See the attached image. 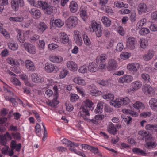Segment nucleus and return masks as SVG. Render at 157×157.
<instances>
[{"label":"nucleus","mask_w":157,"mask_h":157,"mask_svg":"<svg viewBox=\"0 0 157 157\" xmlns=\"http://www.w3.org/2000/svg\"><path fill=\"white\" fill-rule=\"evenodd\" d=\"M94 103L92 101L89 99H86L84 102V106L82 109L83 114H81L82 117H83V119L85 120L88 119L87 116H89L90 114L89 113L88 110L87 108H89L90 110H93L94 107H93Z\"/></svg>","instance_id":"f257e3e1"},{"label":"nucleus","mask_w":157,"mask_h":157,"mask_svg":"<svg viewBox=\"0 0 157 157\" xmlns=\"http://www.w3.org/2000/svg\"><path fill=\"white\" fill-rule=\"evenodd\" d=\"M130 102L129 98L126 97L124 98H116L114 101L110 102V104L115 107L119 108L122 105H127Z\"/></svg>","instance_id":"f03ea898"},{"label":"nucleus","mask_w":157,"mask_h":157,"mask_svg":"<svg viewBox=\"0 0 157 157\" xmlns=\"http://www.w3.org/2000/svg\"><path fill=\"white\" fill-rule=\"evenodd\" d=\"M30 4L36 7L41 8L44 10H45L48 5V3L45 2L37 0H30Z\"/></svg>","instance_id":"7ed1b4c3"},{"label":"nucleus","mask_w":157,"mask_h":157,"mask_svg":"<svg viewBox=\"0 0 157 157\" xmlns=\"http://www.w3.org/2000/svg\"><path fill=\"white\" fill-rule=\"evenodd\" d=\"M142 90L144 94L149 97H152L155 95L154 88L149 85H145L143 86Z\"/></svg>","instance_id":"20e7f679"},{"label":"nucleus","mask_w":157,"mask_h":157,"mask_svg":"<svg viewBox=\"0 0 157 157\" xmlns=\"http://www.w3.org/2000/svg\"><path fill=\"white\" fill-rule=\"evenodd\" d=\"M11 4L13 10L17 11L19 7H22L24 6V2L23 0H12Z\"/></svg>","instance_id":"39448f33"},{"label":"nucleus","mask_w":157,"mask_h":157,"mask_svg":"<svg viewBox=\"0 0 157 157\" xmlns=\"http://www.w3.org/2000/svg\"><path fill=\"white\" fill-rule=\"evenodd\" d=\"M12 137L9 133L7 132L6 134L0 135V143L2 145L6 144V142L10 140Z\"/></svg>","instance_id":"423d86ee"},{"label":"nucleus","mask_w":157,"mask_h":157,"mask_svg":"<svg viewBox=\"0 0 157 157\" xmlns=\"http://www.w3.org/2000/svg\"><path fill=\"white\" fill-rule=\"evenodd\" d=\"M140 67V64L137 63H130L128 64L127 66V69L130 71L132 72L133 74L137 72V70Z\"/></svg>","instance_id":"0eeeda50"},{"label":"nucleus","mask_w":157,"mask_h":157,"mask_svg":"<svg viewBox=\"0 0 157 157\" xmlns=\"http://www.w3.org/2000/svg\"><path fill=\"white\" fill-rule=\"evenodd\" d=\"M45 70L46 72L49 73H56L58 71V68L52 64L46 63L45 64Z\"/></svg>","instance_id":"6e6552de"},{"label":"nucleus","mask_w":157,"mask_h":157,"mask_svg":"<svg viewBox=\"0 0 157 157\" xmlns=\"http://www.w3.org/2000/svg\"><path fill=\"white\" fill-rule=\"evenodd\" d=\"M136 44V41L134 38L130 37L127 39L126 45L127 47L129 49L131 50L134 49Z\"/></svg>","instance_id":"1a4fd4ad"},{"label":"nucleus","mask_w":157,"mask_h":157,"mask_svg":"<svg viewBox=\"0 0 157 157\" xmlns=\"http://www.w3.org/2000/svg\"><path fill=\"white\" fill-rule=\"evenodd\" d=\"M31 78L32 81L36 83H41L44 81V78L43 77L35 73L32 74Z\"/></svg>","instance_id":"9d476101"},{"label":"nucleus","mask_w":157,"mask_h":157,"mask_svg":"<svg viewBox=\"0 0 157 157\" xmlns=\"http://www.w3.org/2000/svg\"><path fill=\"white\" fill-rule=\"evenodd\" d=\"M66 23L69 27H75L78 23L77 19L76 17H70L67 20Z\"/></svg>","instance_id":"9b49d317"},{"label":"nucleus","mask_w":157,"mask_h":157,"mask_svg":"<svg viewBox=\"0 0 157 157\" xmlns=\"http://www.w3.org/2000/svg\"><path fill=\"white\" fill-rule=\"evenodd\" d=\"M74 39L75 43L78 45H81L82 43V40L81 37V33L78 31H74Z\"/></svg>","instance_id":"f8f14e48"},{"label":"nucleus","mask_w":157,"mask_h":157,"mask_svg":"<svg viewBox=\"0 0 157 157\" xmlns=\"http://www.w3.org/2000/svg\"><path fill=\"white\" fill-rule=\"evenodd\" d=\"M50 24L51 29H54L55 26L60 28L64 25L63 22L60 19L53 20L52 22L51 21Z\"/></svg>","instance_id":"ddd939ff"},{"label":"nucleus","mask_w":157,"mask_h":157,"mask_svg":"<svg viewBox=\"0 0 157 157\" xmlns=\"http://www.w3.org/2000/svg\"><path fill=\"white\" fill-rule=\"evenodd\" d=\"M117 67V63L114 59H109L107 66L108 71H111L116 70Z\"/></svg>","instance_id":"4468645a"},{"label":"nucleus","mask_w":157,"mask_h":157,"mask_svg":"<svg viewBox=\"0 0 157 157\" xmlns=\"http://www.w3.org/2000/svg\"><path fill=\"white\" fill-rule=\"evenodd\" d=\"M133 80L132 76L130 75H124L119 79V82L120 83H128L132 81Z\"/></svg>","instance_id":"2eb2a0df"},{"label":"nucleus","mask_w":157,"mask_h":157,"mask_svg":"<svg viewBox=\"0 0 157 157\" xmlns=\"http://www.w3.org/2000/svg\"><path fill=\"white\" fill-rule=\"evenodd\" d=\"M30 13L32 17L35 19H38L40 18L41 15L40 11L36 8H33L31 9Z\"/></svg>","instance_id":"dca6fc26"},{"label":"nucleus","mask_w":157,"mask_h":157,"mask_svg":"<svg viewBox=\"0 0 157 157\" xmlns=\"http://www.w3.org/2000/svg\"><path fill=\"white\" fill-rule=\"evenodd\" d=\"M88 69L92 73L98 70V68L95 60L89 63Z\"/></svg>","instance_id":"f3484780"},{"label":"nucleus","mask_w":157,"mask_h":157,"mask_svg":"<svg viewBox=\"0 0 157 157\" xmlns=\"http://www.w3.org/2000/svg\"><path fill=\"white\" fill-rule=\"evenodd\" d=\"M67 66L68 69L73 71H75L78 69L77 64L73 61L67 62Z\"/></svg>","instance_id":"a211bd4d"},{"label":"nucleus","mask_w":157,"mask_h":157,"mask_svg":"<svg viewBox=\"0 0 157 157\" xmlns=\"http://www.w3.org/2000/svg\"><path fill=\"white\" fill-rule=\"evenodd\" d=\"M107 130L108 132L111 134L115 135L117 132V129L114 126V124L112 122L109 123Z\"/></svg>","instance_id":"6ab92c4d"},{"label":"nucleus","mask_w":157,"mask_h":157,"mask_svg":"<svg viewBox=\"0 0 157 157\" xmlns=\"http://www.w3.org/2000/svg\"><path fill=\"white\" fill-rule=\"evenodd\" d=\"M102 97L104 99L107 101H111L114 98V95L108 92H103L102 93Z\"/></svg>","instance_id":"aec40b11"},{"label":"nucleus","mask_w":157,"mask_h":157,"mask_svg":"<svg viewBox=\"0 0 157 157\" xmlns=\"http://www.w3.org/2000/svg\"><path fill=\"white\" fill-rule=\"evenodd\" d=\"M139 134L143 137L144 139L145 140H149L151 139V136L149 133V132L145 130L139 131Z\"/></svg>","instance_id":"412c9836"},{"label":"nucleus","mask_w":157,"mask_h":157,"mask_svg":"<svg viewBox=\"0 0 157 157\" xmlns=\"http://www.w3.org/2000/svg\"><path fill=\"white\" fill-rule=\"evenodd\" d=\"M149 104L152 109L157 111V99H156L151 98L149 101Z\"/></svg>","instance_id":"4be33fe9"},{"label":"nucleus","mask_w":157,"mask_h":157,"mask_svg":"<svg viewBox=\"0 0 157 157\" xmlns=\"http://www.w3.org/2000/svg\"><path fill=\"white\" fill-rule=\"evenodd\" d=\"M147 9L146 5L144 3L140 4L138 7V10L140 14H141L142 13H145Z\"/></svg>","instance_id":"5701e85b"},{"label":"nucleus","mask_w":157,"mask_h":157,"mask_svg":"<svg viewBox=\"0 0 157 157\" xmlns=\"http://www.w3.org/2000/svg\"><path fill=\"white\" fill-rule=\"evenodd\" d=\"M95 61L98 65H99L98 67L99 69H103L106 67L105 59H95Z\"/></svg>","instance_id":"b1692460"},{"label":"nucleus","mask_w":157,"mask_h":157,"mask_svg":"<svg viewBox=\"0 0 157 157\" xmlns=\"http://www.w3.org/2000/svg\"><path fill=\"white\" fill-rule=\"evenodd\" d=\"M73 81L75 83L78 84L82 86L86 84V82L84 80L80 77H76L73 79Z\"/></svg>","instance_id":"393cba45"},{"label":"nucleus","mask_w":157,"mask_h":157,"mask_svg":"<svg viewBox=\"0 0 157 157\" xmlns=\"http://www.w3.org/2000/svg\"><path fill=\"white\" fill-rule=\"evenodd\" d=\"M132 151L135 154L140 155L142 156H146L147 154L145 151L137 148H134L132 149Z\"/></svg>","instance_id":"a878e982"},{"label":"nucleus","mask_w":157,"mask_h":157,"mask_svg":"<svg viewBox=\"0 0 157 157\" xmlns=\"http://www.w3.org/2000/svg\"><path fill=\"white\" fill-rule=\"evenodd\" d=\"M142 86V84L140 81H136L131 84V89L133 91H135L140 89Z\"/></svg>","instance_id":"bb28decb"},{"label":"nucleus","mask_w":157,"mask_h":157,"mask_svg":"<svg viewBox=\"0 0 157 157\" xmlns=\"http://www.w3.org/2000/svg\"><path fill=\"white\" fill-rule=\"evenodd\" d=\"M133 107L137 110L143 109L145 108L143 103L140 101H136L133 104Z\"/></svg>","instance_id":"cd10ccee"},{"label":"nucleus","mask_w":157,"mask_h":157,"mask_svg":"<svg viewBox=\"0 0 157 157\" xmlns=\"http://www.w3.org/2000/svg\"><path fill=\"white\" fill-rule=\"evenodd\" d=\"M69 7L71 11L73 13L76 12L78 8V5L74 2L71 3Z\"/></svg>","instance_id":"c85d7f7f"},{"label":"nucleus","mask_w":157,"mask_h":157,"mask_svg":"<svg viewBox=\"0 0 157 157\" xmlns=\"http://www.w3.org/2000/svg\"><path fill=\"white\" fill-rule=\"evenodd\" d=\"M157 144L155 142L149 141L145 144V147L148 149L155 148Z\"/></svg>","instance_id":"c756f323"},{"label":"nucleus","mask_w":157,"mask_h":157,"mask_svg":"<svg viewBox=\"0 0 157 157\" xmlns=\"http://www.w3.org/2000/svg\"><path fill=\"white\" fill-rule=\"evenodd\" d=\"M155 128H157V124H148L145 126V129L147 130L153 132L155 131Z\"/></svg>","instance_id":"7c9ffc66"},{"label":"nucleus","mask_w":157,"mask_h":157,"mask_svg":"<svg viewBox=\"0 0 157 157\" xmlns=\"http://www.w3.org/2000/svg\"><path fill=\"white\" fill-rule=\"evenodd\" d=\"M46 11L45 13L47 14L50 15L53 12H55L56 10V8L53 6H48L46 8Z\"/></svg>","instance_id":"2f4dec72"},{"label":"nucleus","mask_w":157,"mask_h":157,"mask_svg":"<svg viewBox=\"0 0 157 157\" xmlns=\"http://www.w3.org/2000/svg\"><path fill=\"white\" fill-rule=\"evenodd\" d=\"M102 23L104 25L107 27H109L111 25V21L107 17H103L101 19Z\"/></svg>","instance_id":"473e14b6"},{"label":"nucleus","mask_w":157,"mask_h":157,"mask_svg":"<svg viewBox=\"0 0 157 157\" xmlns=\"http://www.w3.org/2000/svg\"><path fill=\"white\" fill-rule=\"evenodd\" d=\"M17 32V37L18 40L21 43L24 42V40L23 39V36L22 35V32L21 30L17 29L16 30Z\"/></svg>","instance_id":"72a5a7b5"},{"label":"nucleus","mask_w":157,"mask_h":157,"mask_svg":"<svg viewBox=\"0 0 157 157\" xmlns=\"http://www.w3.org/2000/svg\"><path fill=\"white\" fill-rule=\"evenodd\" d=\"M10 21L15 22H21L23 20V17L21 16H19L17 17H11L9 18Z\"/></svg>","instance_id":"f704fd0d"},{"label":"nucleus","mask_w":157,"mask_h":157,"mask_svg":"<svg viewBox=\"0 0 157 157\" xmlns=\"http://www.w3.org/2000/svg\"><path fill=\"white\" fill-rule=\"evenodd\" d=\"M154 53L153 51L150 50L148 51L147 54L143 56V58L144 59H151L153 58L154 56Z\"/></svg>","instance_id":"c9c22d12"},{"label":"nucleus","mask_w":157,"mask_h":157,"mask_svg":"<svg viewBox=\"0 0 157 157\" xmlns=\"http://www.w3.org/2000/svg\"><path fill=\"white\" fill-rule=\"evenodd\" d=\"M83 40L85 44L87 46L90 45L91 42L87 35L84 34L82 35Z\"/></svg>","instance_id":"e433bc0d"},{"label":"nucleus","mask_w":157,"mask_h":157,"mask_svg":"<svg viewBox=\"0 0 157 157\" xmlns=\"http://www.w3.org/2000/svg\"><path fill=\"white\" fill-rule=\"evenodd\" d=\"M61 41L63 44L68 42L69 41V39L67 35L65 34L61 36L60 38Z\"/></svg>","instance_id":"4c0bfd02"},{"label":"nucleus","mask_w":157,"mask_h":157,"mask_svg":"<svg viewBox=\"0 0 157 157\" xmlns=\"http://www.w3.org/2000/svg\"><path fill=\"white\" fill-rule=\"evenodd\" d=\"M38 28L43 32L47 28L46 25L44 22H41L38 25Z\"/></svg>","instance_id":"58836bf2"},{"label":"nucleus","mask_w":157,"mask_h":157,"mask_svg":"<svg viewBox=\"0 0 157 157\" xmlns=\"http://www.w3.org/2000/svg\"><path fill=\"white\" fill-rule=\"evenodd\" d=\"M8 46L10 49L13 50H16L17 49L18 45L17 44L10 43L8 44Z\"/></svg>","instance_id":"ea45409f"},{"label":"nucleus","mask_w":157,"mask_h":157,"mask_svg":"<svg viewBox=\"0 0 157 157\" xmlns=\"http://www.w3.org/2000/svg\"><path fill=\"white\" fill-rule=\"evenodd\" d=\"M103 109V106L101 103H98L97 105V107L94 110L95 113H101Z\"/></svg>","instance_id":"a19ab883"},{"label":"nucleus","mask_w":157,"mask_h":157,"mask_svg":"<svg viewBox=\"0 0 157 157\" xmlns=\"http://www.w3.org/2000/svg\"><path fill=\"white\" fill-rule=\"evenodd\" d=\"M11 82L16 86H20L21 83L20 81L16 78L12 77L11 78Z\"/></svg>","instance_id":"79ce46f5"},{"label":"nucleus","mask_w":157,"mask_h":157,"mask_svg":"<svg viewBox=\"0 0 157 157\" xmlns=\"http://www.w3.org/2000/svg\"><path fill=\"white\" fill-rule=\"evenodd\" d=\"M87 68L86 65L82 66L80 67L78 69V71L79 73L84 74L86 73L87 71Z\"/></svg>","instance_id":"37998d69"},{"label":"nucleus","mask_w":157,"mask_h":157,"mask_svg":"<svg viewBox=\"0 0 157 157\" xmlns=\"http://www.w3.org/2000/svg\"><path fill=\"white\" fill-rule=\"evenodd\" d=\"M20 77L24 81V83L26 86H29V83L28 82V78L27 76L25 74L21 75Z\"/></svg>","instance_id":"c03bdc74"},{"label":"nucleus","mask_w":157,"mask_h":157,"mask_svg":"<svg viewBox=\"0 0 157 157\" xmlns=\"http://www.w3.org/2000/svg\"><path fill=\"white\" fill-rule=\"evenodd\" d=\"M141 77L143 80L146 82H149L150 81V77L149 75L146 73L142 74Z\"/></svg>","instance_id":"a18cd8bd"},{"label":"nucleus","mask_w":157,"mask_h":157,"mask_svg":"<svg viewBox=\"0 0 157 157\" xmlns=\"http://www.w3.org/2000/svg\"><path fill=\"white\" fill-rule=\"evenodd\" d=\"M79 97L76 94H73L71 95L70 100L72 102L76 101L79 99Z\"/></svg>","instance_id":"49530a36"},{"label":"nucleus","mask_w":157,"mask_h":157,"mask_svg":"<svg viewBox=\"0 0 157 157\" xmlns=\"http://www.w3.org/2000/svg\"><path fill=\"white\" fill-rule=\"evenodd\" d=\"M90 27V31L92 32L95 31L98 29L97 24L96 22H92L91 25V27Z\"/></svg>","instance_id":"de8ad7c7"},{"label":"nucleus","mask_w":157,"mask_h":157,"mask_svg":"<svg viewBox=\"0 0 157 157\" xmlns=\"http://www.w3.org/2000/svg\"><path fill=\"white\" fill-rule=\"evenodd\" d=\"M149 30L146 28H143L141 29L139 33L141 35L147 34L149 33Z\"/></svg>","instance_id":"09e8293b"},{"label":"nucleus","mask_w":157,"mask_h":157,"mask_svg":"<svg viewBox=\"0 0 157 157\" xmlns=\"http://www.w3.org/2000/svg\"><path fill=\"white\" fill-rule=\"evenodd\" d=\"M140 44L141 47L144 48H146L148 45V43L146 40L143 39L140 41Z\"/></svg>","instance_id":"8fccbe9b"},{"label":"nucleus","mask_w":157,"mask_h":157,"mask_svg":"<svg viewBox=\"0 0 157 157\" xmlns=\"http://www.w3.org/2000/svg\"><path fill=\"white\" fill-rule=\"evenodd\" d=\"M71 151L73 152L74 153H76L78 155L82 157H86L85 154L82 152L77 151L76 149H71Z\"/></svg>","instance_id":"3c124183"},{"label":"nucleus","mask_w":157,"mask_h":157,"mask_svg":"<svg viewBox=\"0 0 157 157\" xmlns=\"http://www.w3.org/2000/svg\"><path fill=\"white\" fill-rule=\"evenodd\" d=\"M71 151L73 152L74 153H76L78 155L82 157H86L85 154L82 152L77 151L76 149H71Z\"/></svg>","instance_id":"603ef678"},{"label":"nucleus","mask_w":157,"mask_h":157,"mask_svg":"<svg viewBox=\"0 0 157 157\" xmlns=\"http://www.w3.org/2000/svg\"><path fill=\"white\" fill-rule=\"evenodd\" d=\"M121 117L123 119L124 121L127 122L128 124H129L132 121V118L129 116L122 115Z\"/></svg>","instance_id":"864d4df0"},{"label":"nucleus","mask_w":157,"mask_h":157,"mask_svg":"<svg viewBox=\"0 0 157 157\" xmlns=\"http://www.w3.org/2000/svg\"><path fill=\"white\" fill-rule=\"evenodd\" d=\"M3 83L4 84V85L3 86V89L4 90L6 91V92L9 93L11 95H13V92L10 91L9 90L10 87L8 86L6 84L4 83Z\"/></svg>","instance_id":"5fc2aeb1"},{"label":"nucleus","mask_w":157,"mask_h":157,"mask_svg":"<svg viewBox=\"0 0 157 157\" xmlns=\"http://www.w3.org/2000/svg\"><path fill=\"white\" fill-rule=\"evenodd\" d=\"M90 150L95 154H97L101 155V154L99 152V150L98 148H95L93 146H91Z\"/></svg>","instance_id":"6e6d98bb"},{"label":"nucleus","mask_w":157,"mask_h":157,"mask_svg":"<svg viewBox=\"0 0 157 157\" xmlns=\"http://www.w3.org/2000/svg\"><path fill=\"white\" fill-rule=\"evenodd\" d=\"M1 33L6 37V38L8 39L10 38V35L8 34V32L5 29H2L0 30Z\"/></svg>","instance_id":"4d7b16f0"},{"label":"nucleus","mask_w":157,"mask_h":157,"mask_svg":"<svg viewBox=\"0 0 157 157\" xmlns=\"http://www.w3.org/2000/svg\"><path fill=\"white\" fill-rule=\"evenodd\" d=\"M66 110L69 112L72 111L74 109L73 106L70 103L67 102L65 104Z\"/></svg>","instance_id":"13d9d810"},{"label":"nucleus","mask_w":157,"mask_h":157,"mask_svg":"<svg viewBox=\"0 0 157 157\" xmlns=\"http://www.w3.org/2000/svg\"><path fill=\"white\" fill-rule=\"evenodd\" d=\"M131 55V54L130 53L127 52H124L120 54V56L121 58H127L128 59L130 57Z\"/></svg>","instance_id":"bf43d9fd"},{"label":"nucleus","mask_w":157,"mask_h":157,"mask_svg":"<svg viewBox=\"0 0 157 157\" xmlns=\"http://www.w3.org/2000/svg\"><path fill=\"white\" fill-rule=\"evenodd\" d=\"M59 103V102L57 101V99H54L51 102H50L48 105L52 107H55Z\"/></svg>","instance_id":"052dcab7"},{"label":"nucleus","mask_w":157,"mask_h":157,"mask_svg":"<svg viewBox=\"0 0 157 157\" xmlns=\"http://www.w3.org/2000/svg\"><path fill=\"white\" fill-rule=\"evenodd\" d=\"M151 115L150 112H143L140 114V116L144 118H147L150 117Z\"/></svg>","instance_id":"680f3d73"},{"label":"nucleus","mask_w":157,"mask_h":157,"mask_svg":"<svg viewBox=\"0 0 157 157\" xmlns=\"http://www.w3.org/2000/svg\"><path fill=\"white\" fill-rule=\"evenodd\" d=\"M99 91L94 89L90 90V94L92 96H98L99 94Z\"/></svg>","instance_id":"e2e57ef3"},{"label":"nucleus","mask_w":157,"mask_h":157,"mask_svg":"<svg viewBox=\"0 0 157 157\" xmlns=\"http://www.w3.org/2000/svg\"><path fill=\"white\" fill-rule=\"evenodd\" d=\"M99 83L102 86H106L109 85V82L108 81L101 80L100 81Z\"/></svg>","instance_id":"0e129e2a"},{"label":"nucleus","mask_w":157,"mask_h":157,"mask_svg":"<svg viewBox=\"0 0 157 157\" xmlns=\"http://www.w3.org/2000/svg\"><path fill=\"white\" fill-rule=\"evenodd\" d=\"M9 55V51L7 49H4L3 50L1 53V56L2 57H5Z\"/></svg>","instance_id":"69168bd1"},{"label":"nucleus","mask_w":157,"mask_h":157,"mask_svg":"<svg viewBox=\"0 0 157 157\" xmlns=\"http://www.w3.org/2000/svg\"><path fill=\"white\" fill-rule=\"evenodd\" d=\"M123 48V45L121 43H118L117 45L116 50L117 51L119 52L121 51Z\"/></svg>","instance_id":"338daca9"},{"label":"nucleus","mask_w":157,"mask_h":157,"mask_svg":"<svg viewBox=\"0 0 157 157\" xmlns=\"http://www.w3.org/2000/svg\"><path fill=\"white\" fill-rule=\"evenodd\" d=\"M68 71L66 70H63L60 72L59 76L61 78H63L67 75Z\"/></svg>","instance_id":"774afa93"}]
</instances>
